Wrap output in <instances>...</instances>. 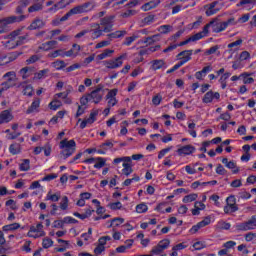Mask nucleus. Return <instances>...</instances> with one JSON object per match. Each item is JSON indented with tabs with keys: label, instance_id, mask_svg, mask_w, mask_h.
Returning a JSON list of instances; mask_svg holds the SVG:
<instances>
[{
	"label": "nucleus",
	"instance_id": "obj_34",
	"mask_svg": "<svg viewBox=\"0 0 256 256\" xmlns=\"http://www.w3.org/2000/svg\"><path fill=\"white\" fill-rule=\"evenodd\" d=\"M123 223H125V219L121 217L113 218L108 225V229H111V227H120V225H123Z\"/></svg>",
	"mask_w": 256,
	"mask_h": 256
},
{
	"label": "nucleus",
	"instance_id": "obj_3",
	"mask_svg": "<svg viewBox=\"0 0 256 256\" xmlns=\"http://www.w3.org/2000/svg\"><path fill=\"white\" fill-rule=\"evenodd\" d=\"M27 17L25 15L21 16H9L0 19V35L3 33H8L9 25H13V23H21V21H25Z\"/></svg>",
	"mask_w": 256,
	"mask_h": 256
},
{
	"label": "nucleus",
	"instance_id": "obj_42",
	"mask_svg": "<svg viewBox=\"0 0 256 256\" xmlns=\"http://www.w3.org/2000/svg\"><path fill=\"white\" fill-rule=\"evenodd\" d=\"M21 228V224L19 223H12V224H8V225H4L2 227V231H17V229Z\"/></svg>",
	"mask_w": 256,
	"mask_h": 256
},
{
	"label": "nucleus",
	"instance_id": "obj_41",
	"mask_svg": "<svg viewBox=\"0 0 256 256\" xmlns=\"http://www.w3.org/2000/svg\"><path fill=\"white\" fill-rule=\"evenodd\" d=\"M89 33H91L92 39H99V37L103 36V30L97 26L96 29L89 30Z\"/></svg>",
	"mask_w": 256,
	"mask_h": 256
},
{
	"label": "nucleus",
	"instance_id": "obj_45",
	"mask_svg": "<svg viewBox=\"0 0 256 256\" xmlns=\"http://www.w3.org/2000/svg\"><path fill=\"white\" fill-rule=\"evenodd\" d=\"M20 171H29L31 169V160L24 159L19 165Z\"/></svg>",
	"mask_w": 256,
	"mask_h": 256
},
{
	"label": "nucleus",
	"instance_id": "obj_15",
	"mask_svg": "<svg viewBox=\"0 0 256 256\" xmlns=\"http://www.w3.org/2000/svg\"><path fill=\"white\" fill-rule=\"evenodd\" d=\"M71 3H75V0H60L56 4H54L51 8L48 9V13H57V11L61 9H65Z\"/></svg>",
	"mask_w": 256,
	"mask_h": 256
},
{
	"label": "nucleus",
	"instance_id": "obj_39",
	"mask_svg": "<svg viewBox=\"0 0 256 256\" xmlns=\"http://www.w3.org/2000/svg\"><path fill=\"white\" fill-rule=\"evenodd\" d=\"M9 152L11 155H19L21 153V144L13 143L9 146Z\"/></svg>",
	"mask_w": 256,
	"mask_h": 256
},
{
	"label": "nucleus",
	"instance_id": "obj_8",
	"mask_svg": "<svg viewBox=\"0 0 256 256\" xmlns=\"http://www.w3.org/2000/svg\"><path fill=\"white\" fill-rule=\"evenodd\" d=\"M115 16H106L100 20L99 24H96V27H99L104 33H111L114 27Z\"/></svg>",
	"mask_w": 256,
	"mask_h": 256
},
{
	"label": "nucleus",
	"instance_id": "obj_13",
	"mask_svg": "<svg viewBox=\"0 0 256 256\" xmlns=\"http://www.w3.org/2000/svg\"><path fill=\"white\" fill-rule=\"evenodd\" d=\"M226 202L227 205L224 206V213H226V215L239 211V207H237V204H235V196L228 197Z\"/></svg>",
	"mask_w": 256,
	"mask_h": 256
},
{
	"label": "nucleus",
	"instance_id": "obj_17",
	"mask_svg": "<svg viewBox=\"0 0 256 256\" xmlns=\"http://www.w3.org/2000/svg\"><path fill=\"white\" fill-rule=\"evenodd\" d=\"M113 147V142L111 140H107L106 142L97 146L96 153H98V155H107V151H111Z\"/></svg>",
	"mask_w": 256,
	"mask_h": 256
},
{
	"label": "nucleus",
	"instance_id": "obj_14",
	"mask_svg": "<svg viewBox=\"0 0 256 256\" xmlns=\"http://www.w3.org/2000/svg\"><path fill=\"white\" fill-rule=\"evenodd\" d=\"M219 99H221V94H219V92H213V90H209L204 94L202 102L209 104L214 103V101H219Z\"/></svg>",
	"mask_w": 256,
	"mask_h": 256
},
{
	"label": "nucleus",
	"instance_id": "obj_53",
	"mask_svg": "<svg viewBox=\"0 0 256 256\" xmlns=\"http://www.w3.org/2000/svg\"><path fill=\"white\" fill-rule=\"evenodd\" d=\"M113 53H115V50L106 49V50H104V52H102L101 54L98 55V59L100 61H103V59H107V57H111V55H113Z\"/></svg>",
	"mask_w": 256,
	"mask_h": 256
},
{
	"label": "nucleus",
	"instance_id": "obj_27",
	"mask_svg": "<svg viewBox=\"0 0 256 256\" xmlns=\"http://www.w3.org/2000/svg\"><path fill=\"white\" fill-rule=\"evenodd\" d=\"M178 155H192L195 153V148L191 145L182 146L177 150Z\"/></svg>",
	"mask_w": 256,
	"mask_h": 256
},
{
	"label": "nucleus",
	"instance_id": "obj_30",
	"mask_svg": "<svg viewBox=\"0 0 256 256\" xmlns=\"http://www.w3.org/2000/svg\"><path fill=\"white\" fill-rule=\"evenodd\" d=\"M60 199H61V194L59 193L53 194V192L51 191H49L45 197V201H52V203H57V201H59Z\"/></svg>",
	"mask_w": 256,
	"mask_h": 256
},
{
	"label": "nucleus",
	"instance_id": "obj_59",
	"mask_svg": "<svg viewBox=\"0 0 256 256\" xmlns=\"http://www.w3.org/2000/svg\"><path fill=\"white\" fill-rule=\"evenodd\" d=\"M169 245H171L170 239H163L158 243V246L161 247L163 251H165V249H168Z\"/></svg>",
	"mask_w": 256,
	"mask_h": 256
},
{
	"label": "nucleus",
	"instance_id": "obj_56",
	"mask_svg": "<svg viewBox=\"0 0 256 256\" xmlns=\"http://www.w3.org/2000/svg\"><path fill=\"white\" fill-rule=\"evenodd\" d=\"M192 247L195 251H201V249H205V247H207V243H205V241H197Z\"/></svg>",
	"mask_w": 256,
	"mask_h": 256
},
{
	"label": "nucleus",
	"instance_id": "obj_7",
	"mask_svg": "<svg viewBox=\"0 0 256 256\" xmlns=\"http://www.w3.org/2000/svg\"><path fill=\"white\" fill-rule=\"evenodd\" d=\"M95 1H88L73 7L75 15H83L85 13H91L95 9Z\"/></svg>",
	"mask_w": 256,
	"mask_h": 256
},
{
	"label": "nucleus",
	"instance_id": "obj_50",
	"mask_svg": "<svg viewBox=\"0 0 256 256\" xmlns=\"http://www.w3.org/2000/svg\"><path fill=\"white\" fill-rule=\"evenodd\" d=\"M137 39H139V36L135 34L130 37H126L122 45L129 47L133 44V42L137 41Z\"/></svg>",
	"mask_w": 256,
	"mask_h": 256
},
{
	"label": "nucleus",
	"instance_id": "obj_51",
	"mask_svg": "<svg viewBox=\"0 0 256 256\" xmlns=\"http://www.w3.org/2000/svg\"><path fill=\"white\" fill-rule=\"evenodd\" d=\"M48 57L51 59H57V57H66L65 56V51L62 49L55 50L54 52H51L48 54Z\"/></svg>",
	"mask_w": 256,
	"mask_h": 256
},
{
	"label": "nucleus",
	"instance_id": "obj_35",
	"mask_svg": "<svg viewBox=\"0 0 256 256\" xmlns=\"http://www.w3.org/2000/svg\"><path fill=\"white\" fill-rule=\"evenodd\" d=\"M62 105H63V103L61 102V100H59V99H57V98L55 97V99H53V100L49 103L48 107H49V109H51V111H57V109H59L60 107H62Z\"/></svg>",
	"mask_w": 256,
	"mask_h": 256
},
{
	"label": "nucleus",
	"instance_id": "obj_49",
	"mask_svg": "<svg viewBox=\"0 0 256 256\" xmlns=\"http://www.w3.org/2000/svg\"><path fill=\"white\" fill-rule=\"evenodd\" d=\"M203 227H206L203 221L198 222L196 225L192 226L189 230V233L191 235H195L199 231V229H203Z\"/></svg>",
	"mask_w": 256,
	"mask_h": 256
},
{
	"label": "nucleus",
	"instance_id": "obj_62",
	"mask_svg": "<svg viewBox=\"0 0 256 256\" xmlns=\"http://www.w3.org/2000/svg\"><path fill=\"white\" fill-rule=\"evenodd\" d=\"M161 101H163V96L161 94H156L152 98V103L155 105V107H158V105H161Z\"/></svg>",
	"mask_w": 256,
	"mask_h": 256
},
{
	"label": "nucleus",
	"instance_id": "obj_58",
	"mask_svg": "<svg viewBox=\"0 0 256 256\" xmlns=\"http://www.w3.org/2000/svg\"><path fill=\"white\" fill-rule=\"evenodd\" d=\"M87 110V105H82L80 103V105H78V109L76 111L75 117L79 118L81 117V115H84L85 111Z\"/></svg>",
	"mask_w": 256,
	"mask_h": 256
},
{
	"label": "nucleus",
	"instance_id": "obj_31",
	"mask_svg": "<svg viewBox=\"0 0 256 256\" xmlns=\"http://www.w3.org/2000/svg\"><path fill=\"white\" fill-rule=\"evenodd\" d=\"M240 77H242V81H243L244 85H251V84L255 83V79L253 77H251V74H249L247 72L240 74Z\"/></svg>",
	"mask_w": 256,
	"mask_h": 256
},
{
	"label": "nucleus",
	"instance_id": "obj_47",
	"mask_svg": "<svg viewBox=\"0 0 256 256\" xmlns=\"http://www.w3.org/2000/svg\"><path fill=\"white\" fill-rule=\"evenodd\" d=\"M216 227H217V229H220L223 231H229V229H231V223L220 220L217 223Z\"/></svg>",
	"mask_w": 256,
	"mask_h": 256
},
{
	"label": "nucleus",
	"instance_id": "obj_52",
	"mask_svg": "<svg viewBox=\"0 0 256 256\" xmlns=\"http://www.w3.org/2000/svg\"><path fill=\"white\" fill-rule=\"evenodd\" d=\"M161 35L160 34H155L153 36L147 37L144 40V43H148V45H152V43H157V41H160Z\"/></svg>",
	"mask_w": 256,
	"mask_h": 256
},
{
	"label": "nucleus",
	"instance_id": "obj_48",
	"mask_svg": "<svg viewBox=\"0 0 256 256\" xmlns=\"http://www.w3.org/2000/svg\"><path fill=\"white\" fill-rule=\"evenodd\" d=\"M203 227H206L203 221L198 222L196 225L192 226L189 230V233L191 235H195L199 231V229H203Z\"/></svg>",
	"mask_w": 256,
	"mask_h": 256
},
{
	"label": "nucleus",
	"instance_id": "obj_29",
	"mask_svg": "<svg viewBox=\"0 0 256 256\" xmlns=\"http://www.w3.org/2000/svg\"><path fill=\"white\" fill-rule=\"evenodd\" d=\"M212 70L213 68L211 66H206L201 71L196 72L195 77L198 81H201L203 77H206L207 73H211Z\"/></svg>",
	"mask_w": 256,
	"mask_h": 256
},
{
	"label": "nucleus",
	"instance_id": "obj_36",
	"mask_svg": "<svg viewBox=\"0 0 256 256\" xmlns=\"http://www.w3.org/2000/svg\"><path fill=\"white\" fill-rule=\"evenodd\" d=\"M43 27H45V22L41 19H36L30 24L29 29L35 30V29H41Z\"/></svg>",
	"mask_w": 256,
	"mask_h": 256
},
{
	"label": "nucleus",
	"instance_id": "obj_28",
	"mask_svg": "<svg viewBox=\"0 0 256 256\" xmlns=\"http://www.w3.org/2000/svg\"><path fill=\"white\" fill-rule=\"evenodd\" d=\"M124 35H127L126 30H117L115 32L109 33L107 37L111 42L113 39H121Z\"/></svg>",
	"mask_w": 256,
	"mask_h": 256
},
{
	"label": "nucleus",
	"instance_id": "obj_54",
	"mask_svg": "<svg viewBox=\"0 0 256 256\" xmlns=\"http://www.w3.org/2000/svg\"><path fill=\"white\" fill-rule=\"evenodd\" d=\"M197 194L193 193V194H189L184 196V198L182 199L183 203H193V201L197 200Z\"/></svg>",
	"mask_w": 256,
	"mask_h": 256
},
{
	"label": "nucleus",
	"instance_id": "obj_55",
	"mask_svg": "<svg viewBox=\"0 0 256 256\" xmlns=\"http://www.w3.org/2000/svg\"><path fill=\"white\" fill-rule=\"evenodd\" d=\"M196 124L193 122L188 123V133L195 139L197 137V131H195Z\"/></svg>",
	"mask_w": 256,
	"mask_h": 256
},
{
	"label": "nucleus",
	"instance_id": "obj_1",
	"mask_svg": "<svg viewBox=\"0 0 256 256\" xmlns=\"http://www.w3.org/2000/svg\"><path fill=\"white\" fill-rule=\"evenodd\" d=\"M29 35L23 33V28H18L8 34L5 39H8L6 42H2L5 49H15L20 45H25L28 41Z\"/></svg>",
	"mask_w": 256,
	"mask_h": 256
},
{
	"label": "nucleus",
	"instance_id": "obj_18",
	"mask_svg": "<svg viewBox=\"0 0 256 256\" xmlns=\"http://www.w3.org/2000/svg\"><path fill=\"white\" fill-rule=\"evenodd\" d=\"M2 78L5 79L4 83L10 85L11 88L17 85V73L15 71L5 73Z\"/></svg>",
	"mask_w": 256,
	"mask_h": 256
},
{
	"label": "nucleus",
	"instance_id": "obj_5",
	"mask_svg": "<svg viewBox=\"0 0 256 256\" xmlns=\"http://www.w3.org/2000/svg\"><path fill=\"white\" fill-rule=\"evenodd\" d=\"M235 18H229L225 22H220L218 19H214L210 21V25H212L213 33H221L225 31L229 27V25H236Z\"/></svg>",
	"mask_w": 256,
	"mask_h": 256
},
{
	"label": "nucleus",
	"instance_id": "obj_63",
	"mask_svg": "<svg viewBox=\"0 0 256 256\" xmlns=\"http://www.w3.org/2000/svg\"><path fill=\"white\" fill-rule=\"evenodd\" d=\"M43 249H49V247H53V240L51 238H44L42 241Z\"/></svg>",
	"mask_w": 256,
	"mask_h": 256
},
{
	"label": "nucleus",
	"instance_id": "obj_32",
	"mask_svg": "<svg viewBox=\"0 0 256 256\" xmlns=\"http://www.w3.org/2000/svg\"><path fill=\"white\" fill-rule=\"evenodd\" d=\"M20 55H23V52H12L8 54L7 56H3L2 59H8L7 63H12V61H16Z\"/></svg>",
	"mask_w": 256,
	"mask_h": 256
},
{
	"label": "nucleus",
	"instance_id": "obj_20",
	"mask_svg": "<svg viewBox=\"0 0 256 256\" xmlns=\"http://www.w3.org/2000/svg\"><path fill=\"white\" fill-rule=\"evenodd\" d=\"M241 45H243V39H238L227 45L228 47L227 51L230 54L229 59H231V57H233V55H235V53L239 51Z\"/></svg>",
	"mask_w": 256,
	"mask_h": 256
},
{
	"label": "nucleus",
	"instance_id": "obj_6",
	"mask_svg": "<svg viewBox=\"0 0 256 256\" xmlns=\"http://www.w3.org/2000/svg\"><path fill=\"white\" fill-rule=\"evenodd\" d=\"M224 6H225V4L223 3V0L214 1L210 4H207L204 6L205 15L207 17H212V15H217V13H219L223 9Z\"/></svg>",
	"mask_w": 256,
	"mask_h": 256
},
{
	"label": "nucleus",
	"instance_id": "obj_43",
	"mask_svg": "<svg viewBox=\"0 0 256 256\" xmlns=\"http://www.w3.org/2000/svg\"><path fill=\"white\" fill-rule=\"evenodd\" d=\"M22 88L23 95H26L27 97L33 96V86H31V84H22Z\"/></svg>",
	"mask_w": 256,
	"mask_h": 256
},
{
	"label": "nucleus",
	"instance_id": "obj_61",
	"mask_svg": "<svg viewBox=\"0 0 256 256\" xmlns=\"http://www.w3.org/2000/svg\"><path fill=\"white\" fill-rule=\"evenodd\" d=\"M226 167L227 169H231L234 174H237L239 172V167H237L235 161H229Z\"/></svg>",
	"mask_w": 256,
	"mask_h": 256
},
{
	"label": "nucleus",
	"instance_id": "obj_46",
	"mask_svg": "<svg viewBox=\"0 0 256 256\" xmlns=\"http://www.w3.org/2000/svg\"><path fill=\"white\" fill-rule=\"evenodd\" d=\"M41 9H43V2L37 1L35 4L28 8V13H35L37 11H41Z\"/></svg>",
	"mask_w": 256,
	"mask_h": 256
},
{
	"label": "nucleus",
	"instance_id": "obj_12",
	"mask_svg": "<svg viewBox=\"0 0 256 256\" xmlns=\"http://www.w3.org/2000/svg\"><path fill=\"white\" fill-rule=\"evenodd\" d=\"M127 57V54H122L117 58L106 60L104 65L106 69H119V67L123 66V59Z\"/></svg>",
	"mask_w": 256,
	"mask_h": 256
},
{
	"label": "nucleus",
	"instance_id": "obj_44",
	"mask_svg": "<svg viewBox=\"0 0 256 256\" xmlns=\"http://www.w3.org/2000/svg\"><path fill=\"white\" fill-rule=\"evenodd\" d=\"M59 208L61 211H67L69 209V197L63 196L60 203H59Z\"/></svg>",
	"mask_w": 256,
	"mask_h": 256
},
{
	"label": "nucleus",
	"instance_id": "obj_2",
	"mask_svg": "<svg viewBox=\"0 0 256 256\" xmlns=\"http://www.w3.org/2000/svg\"><path fill=\"white\" fill-rule=\"evenodd\" d=\"M103 87L98 86L92 92L82 96L80 98V103L82 105H89V103H94L95 105H99L100 102L103 101Z\"/></svg>",
	"mask_w": 256,
	"mask_h": 256
},
{
	"label": "nucleus",
	"instance_id": "obj_64",
	"mask_svg": "<svg viewBox=\"0 0 256 256\" xmlns=\"http://www.w3.org/2000/svg\"><path fill=\"white\" fill-rule=\"evenodd\" d=\"M148 209L149 207L144 203L138 204L136 206V212L138 213H147Z\"/></svg>",
	"mask_w": 256,
	"mask_h": 256
},
{
	"label": "nucleus",
	"instance_id": "obj_40",
	"mask_svg": "<svg viewBox=\"0 0 256 256\" xmlns=\"http://www.w3.org/2000/svg\"><path fill=\"white\" fill-rule=\"evenodd\" d=\"M122 167V174L125 175V177H129V175L133 173V166H131L130 163H123Z\"/></svg>",
	"mask_w": 256,
	"mask_h": 256
},
{
	"label": "nucleus",
	"instance_id": "obj_16",
	"mask_svg": "<svg viewBox=\"0 0 256 256\" xmlns=\"http://www.w3.org/2000/svg\"><path fill=\"white\" fill-rule=\"evenodd\" d=\"M117 93L119 90L117 88L110 90L106 95V100L108 107H115L119 101L117 100Z\"/></svg>",
	"mask_w": 256,
	"mask_h": 256
},
{
	"label": "nucleus",
	"instance_id": "obj_33",
	"mask_svg": "<svg viewBox=\"0 0 256 256\" xmlns=\"http://www.w3.org/2000/svg\"><path fill=\"white\" fill-rule=\"evenodd\" d=\"M51 67H53V69H56V71H61L62 69H65L67 67V63H65V61L63 60H56L52 62Z\"/></svg>",
	"mask_w": 256,
	"mask_h": 256
},
{
	"label": "nucleus",
	"instance_id": "obj_4",
	"mask_svg": "<svg viewBox=\"0 0 256 256\" xmlns=\"http://www.w3.org/2000/svg\"><path fill=\"white\" fill-rule=\"evenodd\" d=\"M59 148L62 149V157L64 159H69V157L75 153V149H77V143L75 140L64 139L60 142Z\"/></svg>",
	"mask_w": 256,
	"mask_h": 256
},
{
	"label": "nucleus",
	"instance_id": "obj_9",
	"mask_svg": "<svg viewBox=\"0 0 256 256\" xmlns=\"http://www.w3.org/2000/svg\"><path fill=\"white\" fill-rule=\"evenodd\" d=\"M45 235L46 233L45 230H43L42 223L30 226V229L27 233V237H30L31 239H39L41 237H45Z\"/></svg>",
	"mask_w": 256,
	"mask_h": 256
},
{
	"label": "nucleus",
	"instance_id": "obj_26",
	"mask_svg": "<svg viewBox=\"0 0 256 256\" xmlns=\"http://www.w3.org/2000/svg\"><path fill=\"white\" fill-rule=\"evenodd\" d=\"M57 47V41L51 40L46 43H42L39 46L40 51H51L52 49H55Z\"/></svg>",
	"mask_w": 256,
	"mask_h": 256
},
{
	"label": "nucleus",
	"instance_id": "obj_10",
	"mask_svg": "<svg viewBox=\"0 0 256 256\" xmlns=\"http://www.w3.org/2000/svg\"><path fill=\"white\" fill-rule=\"evenodd\" d=\"M99 116V109H92L88 118L81 120L78 119V123H80V129H85L89 125H93L95 121H97V117Z\"/></svg>",
	"mask_w": 256,
	"mask_h": 256
},
{
	"label": "nucleus",
	"instance_id": "obj_22",
	"mask_svg": "<svg viewBox=\"0 0 256 256\" xmlns=\"http://www.w3.org/2000/svg\"><path fill=\"white\" fill-rule=\"evenodd\" d=\"M193 55V50H184L177 55V59H179V63L185 65V63H189L191 61V57Z\"/></svg>",
	"mask_w": 256,
	"mask_h": 256
},
{
	"label": "nucleus",
	"instance_id": "obj_24",
	"mask_svg": "<svg viewBox=\"0 0 256 256\" xmlns=\"http://www.w3.org/2000/svg\"><path fill=\"white\" fill-rule=\"evenodd\" d=\"M81 52V46L78 44H73L72 48L68 51H65L64 55L65 57H72L73 59H75V57L79 56V53Z\"/></svg>",
	"mask_w": 256,
	"mask_h": 256
},
{
	"label": "nucleus",
	"instance_id": "obj_23",
	"mask_svg": "<svg viewBox=\"0 0 256 256\" xmlns=\"http://www.w3.org/2000/svg\"><path fill=\"white\" fill-rule=\"evenodd\" d=\"M161 5V0H149L141 6L142 11H151L152 9H157Z\"/></svg>",
	"mask_w": 256,
	"mask_h": 256
},
{
	"label": "nucleus",
	"instance_id": "obj_19",
	"mask_svg": "<svg viewBox=\"0 0 256 256\" xmlns=\"http://www.w3.org/2000/svg\"><path fill=\"white\" fill-rule=\"evenodd\" d=\"M150 69L151 71H159L167 69V63L163 59H155L150 61Z\"/></svg>",
	"mask_w": 256,
	"mask_h": 256
},
{
	"label": "nucleus",
	"instance_id": "obj_57",
	"mask_svg": "<svg viewBox=\"0 0 256 256\" xmlns=\"http://www.w3.org/2000/svg\"><path fill=\"white\" fill-rule=\"evenodd\" d=\"M143 25H151V23H155V15L154 14H150L148 16H146L143 20H142Z\"/></svg>",
	"mask_w": 256,
	"mask_h": 256
},
{
	"label": "nucleus",
	"instance_id": "obj_21",
	"mask_svg": "<svg viewBox=\"0 0 256 256\" xmlns=\"http://www.w3.org/2000/svg\"><path fill=\"white\" fill-rule=\"evenodd\" d=\"M13 119H15V116H13V112H11V110H3L0 112V125L11 123Z\"/></svg>",
	"mask_w": 256,
	"mask_h": 256
},
{
	"label": "nucleus",
	"instance_id": "obj_25",
	"mask_svg": "<svg viewBox=\"0 0 256 256\" xmlns=\"http://www.w3.org/2000/svg\"><path fill=\"white\" fill-rule=\"evenodd\" d=\"M39 107H41V99L35 98L30 107L26 110L27 115H31V113H39Z\"/></svg>",
	"mask_w": 256,
	"mask_h": 256
},
{
	"label": "nucleus",
	"instance_id": "obj_38",
	"mask_svg": "<svg viewBox=\"0 0 256 256\" xmlns=\"http://www.w3.org/2000/svg\"><path fill=\"white\" fill-rule=\"evenodd\" d=\"M107 163V159L103 157H96V161L94 162V169H103Z\"/></svg>",
	"mask_w": 256,
	"mask_h": 256
},
{
	"label": "nucleus",
	"instance_id": "obj_11",
	"mask_svg": "<svg viewBox=\"0 0 256 256\" xmlns=\"http://www.w3.org/2000/svg\"><path fill=\"white\" fill-rule=\"evenodd\" d=\"M256 229V217L252 216L248 221L236 224L237 231H253Z\"/></svg>",
	"mask_w": 256,
	"mask_h": 256
},
{
	"label": "nucleus",
	"instance_id": "obj_60",
	"mask_svg": "<svg viewBox=\"0 0 256 256\" xmlns=\"http://www.w3.org/2000/svg\"><path fill=\"white\" fill-rule=\"evenodd\" d=\"M197 164H192V165H186L185 166V171L188 175H195L197 173V169H195Z\"/></svg>",
	"mask_w": 256,
	"mask_h": 256
},
{
	"label": "nucleus",
	"instance_id": "obj_37",
	"mask_svg": "<svg viewBox=\"0 0 256 256\" xmlns=\"http://www.w3.org/2000/svg\"><path fill=\"white\" fill-rule=\"evenodd\" d=\"M49 72H50L49 68L40 70L34 74V79H37V80L46 79L47 75H49Z\"/></svg>",
	"mask_w": 256,
	"mask_h": 256
}]
</instances>
